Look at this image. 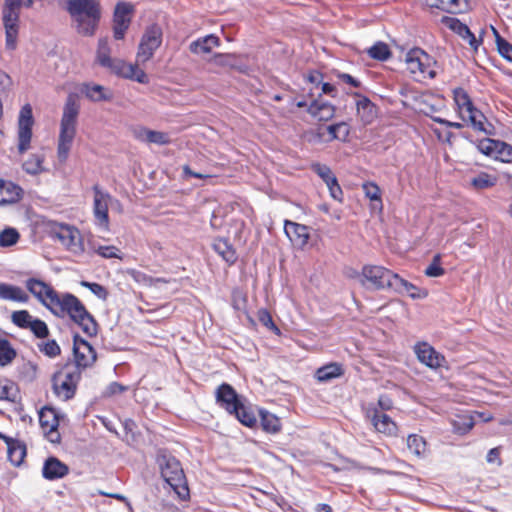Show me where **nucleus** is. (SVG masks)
Here are the masks:
<instances>
[{
  "label": "nucleus",
  "mask_w": 512,
  "mask_h": 512,
  "mask_svg": "<svg viewBox=\"0 0 512 512\" xmlns=\"http://www.w3.org/2000/svg\"><path fill=\"white\" fill-rule=\"evenodd\" d=\"M495 184L496 178L487 173H480L471 180V185L478 190L487 189Z\"/></svg>",
  "instance_id": "c03bdc74"
},
{
  "label": "nucleus",
  "mask_w": 512,
  "mask_h": 512,
  "mask_svg": "<svg viewBox=\"0 0 512 512\" xmlns=\"http://www.w3.org/2000/svg\"><path fill=\"white\" fill-rule=\"evenodd\" d=\"M362 188L367 198H369L372 201H381L380 188L375 183H364Z\"/></svg>",
  "instance_id": "6e6d98bb"
},
{
  "label": "nucleus",
  "mask_w": 512,
  "mask_h": 512,
  "mask_svg": "<svg viewBox=\"0 0 512 512\" xmlns=\"http://www.w3.org/2000/svg\"><path fill=\"white\" fill-rule=\"evenodd\" d=\"M93 217L95 225L103 231H109V206L111 201V194L100 188L99 185H94L93 188Z\"/></svg>",
  "instance_id": "ddd939ff"
},
{
  "label": "nucleus",
  "mask_w": 512,
  "mask_h": 512,
  "mask_svg": "<svg viewBox=\"0 0 512 512\" xmlns=\"http://www.w3.org/2000/svg\"><path fill=\"white\" fill-rule=\"evenodd\" d=\"M453 431L459 435L467 434L475 425L474 416L471 413L456 415L452 420Z\"/></svg>",
  "instance_id": "2f4dec72"
},
{
  "label": "nucleus",
  "mask_w": 512,
  "mask_h": 512,
  "mask_svg": "<svg viewBox=\"0 0 512 512\" xmlns=\"http://www.w3.org/2000/svg\"><path fill=\"white\" fill-rule=\"evenodd\" d=\"M355 104L357 116L364 124H369L375 119L377 115L376 106L367 97L358 96Z\"/></svg>",
  "instance_id": "a878e982"
},
{
  "label": "nucleus",
  "mask_w": 512,
  "mask_h": 512,
  "mask_svg": "<svg viewBox=\"0 0 512 512\" xmlns=\"http://www.w3.org/2000/svg\"><path fill=\"white\" fill-rule=\"evenodd\" d=\"M479 149L482 153L494 157L505 163H512V146L503 141L485 139L480 142Z\"/></svg>",
  "instance_id": "dca6fc26"
},
{
  "label": "nucleus",
  "mask_w": 512,
  "mask_h": 512,
  "mask_svg": "<svg viewBox=\"0 0 512 512\" xmlns=\"http://www.w3.org/2000/svg\"><path fill=\"white\" fill-rule=\"evenodd\" d=\"M284 231L291 243L298 249H303L309 241V228L290 220H285Z\"/></svg>",
  "instance_id": "aec40b11"
},
{
  "label": "nucleus",
  "mask_w": 512,
  "mask_h": 512,
  "mask_svg": "<svg viewBox=\"0 0 512 512\" xmlns=\"http://www.w3.org/2000/svg\"><path fill=\"white\" fill-rule=\"evenodd\" d=\"M46 231L50 238L58 241L70 253L81 255L84 252L81 232L75 226L50 221L46 224Z\"/></svg>",
  "instance_id": "423d86ee"
},
{
  "label": "nucleus",
  "mask_w": 512,
  "mask_h": 512,
  "mask_svg": "<svg viewBox=\"0 0 512 512\" xmlns=\"http://www.w3.org/2000/svg\"><path fill=\"white\" fill-rule=\"evenodd\" d=\"M80 105L74 94H69L60 121V131L58 137L57 156L60 162H65L69 156L70 150L76 136L77 118Z\"/></svg>",
  "instance_id": "7ed1b4c3"
},
{
  "label": "nucleus",
  "mask_w": 512,
  "mask_h": 512,
  "mask_svg": "<svg viewBox=\"0 0 512 512\" xmlns=\"http://www.w3.org/2000/svg\"><path fill=\"white\" fill-rule=\"evenodd\" d=\"M408 449L417 457H424L427 452V443L422 436L411 434L407 438Z\"/></svg>",
  "instance_id": "f704fd0d"
},
{
  "label": "nucleus",
  "mask_w": 512,
  "mask_h": 512,
  "mask_svg": "<svg viewBox=\"0 0 512 512\" xmlns=\"http://www.w3.org/2000/svg\"><path fill=\"white\" fill-rule=\"evenodd\" d=\"M162 34L161 27L156 24L149 26L145 30L138 46L137 63H145L153 57L155 51L162 43Z\"/></svg>",
  "instance_id": "f8f14e48"
},
{
  "label": "nucleus",
  "mask_w": 512,
  "mask_h": 512,
  "mask_svg": "<svg viewBox=\"0 0 512 512\" xmlns=\"http://www.w3.org/2000/svg\"><path fill=\"white\" fill-rule=\"evenodd\" d=\"M216 402L229 414L236 411L237 406L243 401V398L237 394L235 389L227 383H222L215 392Z\"/></svg>",
  "instance_id": "f3484780"
},
{
  "label": "nucleus",
  "mask_w": 512,
  "mask_h": 512,
  "mask_svg": "<svg viewBox=\"0 0 512 512\" xmlns=\"http://www.w3.org/2000/svg\"><path fill=\"white\" fill-rule=\"evenodd\" d=\"M127 390H128V387H127V386H124V385H122V384H120V383H118V382H112V383H110V384L106 387V389H105V391H104L103 395H104L105 397H111V396H114V395H117V394L123 393V392H125V391H127Z\"/></svg>",
  "instance_id": "bf43d9fd"
},
{
  "label": "nucleus",
  "mask_w": 512,
  "mask_h": 512,
  "mask_svg": "<svg viewBox=\"0 0 512 512\" xmlns=\"http://www.w3.org/2000/svg\"><path fill=\"white\" fill-rule=\"evenodd\" d=\"M219 45V38L214 34H209L191 42L189 49L194 54H203L210 53L214 47H218Z\"/></svg>",
  "instance_id": "c85d7f7f"
},
{
  "label": "nucleus",
  "mask_w": 512,
  "mask_h": 512,
  "mask_svg": "<svg viewBox=\"0 0 512 512\" xmlns=\"http://www.w3.org/2000/svg\"><path fill=\"white\" fill-rule=\"evenodd\" d=\"M43 157L40 155H31L24 163L23 169L31 175H37L43 171Z\"/></svg>",
  "instance_id": "a19ab883"
},
{
  "label": "nucleus",
  "mask_w": 512,
  "mask_h": 512,
  "mask_svg": "<svg viewBox=\"0 0 512 512\" xmlns=\"http://www.w3.org/2000/svg\"><path fill=\"white\" fill-rule=\"evenodd\" d=\"M313 170L317 175L327 184L329 182H333V180L336 178L335 175L332 173L331 169L322 164H314L312 166Z\"/></svg>",
  "instance_id": "3c124183"
},
{
  "label": "nucleus",
  "mask_w": 512,
  "mask_h": 512,
  "mask_svg": "<svg viewBox=\"0 0 512 512\" xmlns=\"http://www.w3.org/2000/svg\"><path fill=\"white\" fill-rule=\"evenodd\" d=\"M487 462L495 463L499 462V449L492 448L487 454Z\"/></svg>",
  "instance_id": "0e129e2a"
},
{
  "label": "nucleus",
  "mask_w": 512,
  "mask_h": 512,
  "mask_svg": "<svg viewBox=\"0 0 512 512\" xmlns=\"http://www.w3.org/2000/svg\"><path fill=\"white\" fill-rule=\"evenodd\" d=\"M39 349L48 357H56L60 354V347L55 340H49L39 345Z\"/></svg>",
  "instance_id": "864d4df0"
},
{
  "label": "nucleus",
  "mask_w": 512,
  "mask_h": 512,
  "mask_svg": "<svg viewBox=\"0 0 512 512\" xmlns=\"http://www.w3.org/2000/svg\"><path fill=\"white\" fill-rule=\"evenodd\" d=\"M0 299L27 303L29 301V296L19 286L0 282Z\"/></svg>",
  "instance_id": "bb28decb"
},
{
  "label": "nucleus",
  "mask_w": 512,
  "mask_h": 512,
  "mask_svg": "<svg viewBox=\"0 0 512 512\" xmlns=\"http://www.w3.org/2000/svg\"><path fill=\"white\" fill-rule=\"evenodd\" d=\"M392 291L397 292L399 294H407L413 299H421L427 296V292L425 290L419 289L412 283L401 278L398 274L394 280Z\"/></svg>",
  "instance_id": "cd10ccee"
},
{
  "label": "nucleus",
  "mask_w": 512,
  "mask_h": 512,
  "mask_svg": "<svg viewBox=\"0 0 512 512\" xmlns=\"http://www.w3.org/2000/svg\"><path fill=\"white\" fill-rule=\"evenodd\" d=\"M230 414L235 415L236 418L247 427H253L257 423L254 412L250 407L245 405L244 401L237 406L236 411H232Z\"/></svg>",
  "instance_id": "72a5a7b5"
},
{
  "label": "nucleus",
  "mask_w": 512,
  "mask_h": 512,
  "mask_svg": "<svg viewBox=\"0 0 512 512\" xmlns=\"http://www.w3.org/2000/svg\"><path fill=\"white\" fill-rule=\"evenodd\" d=\"M213 248L226 262L234 263L236 260L235 251L227 240L218 239L214 242Z\"/></svg>",
  "instance_id": "e433bc0d"
},
{
  "label": "nucleus",
  "mask_w": 512,
  "mask_h": 512,
  "mask_svg": "<svg viewBox=\"0 0 512 512\" xmlns=\"http://www.w3.org/2000/svg\"><path fill=\"white\" fill-rule=\"evenodd\" d=\"M327 130L332 139H338L341 141H345L350 133L349 125L345 122L330 125Z\"/></svg>",
  "instance_id": "37998d69"
},
{
  "label": "nucleus",
  "mask_w": 512,
  "mask_h": 512,
  "mask_svg": "<svg viewBox=\"0 0 512 512\" xmlns=\"http://www.w3.org/2000/svg\"><path fill=\"white\" fill-rule=\"evenodd\" d=\"M259 320L264 326L279 332V329L275 326L272 317L267 310L259 311Z\"/></svg>",
  "instance_id": "680f3d73"
},
{
  "label": "nucleus",
  "mask_w": 512,
  "mask_h": 512,
  "mask_svg": "<svg viewBox=\"0 0 512 512\" xmlns=\"http://www.w3.org/2000/svg\"><path fill=\"white\" fill-rule=\"evenodd\" d=\"M19 239V233L14 228H6L0 233V246L9 247Z\"/></svg>",
  "instance_id": "a18cd8bd"
},
{
  "label": "nucleus",
  "mask_w": 512,
  "mask_h": 512,
  "mask_svg": "<svg viewBox=\"0 0 512 512\" xmlns=\"http://www.w3.org/2000/svg\"><path fill=\"white\" fill-rule=\"evenodd\" d=\"M326 185L329 189L331 197L337 201H341L342 189H341L340 185L338 184L337 178H335L333 180V182H329Z\"/></svg>",
  "instance_id": "052dcab7"
},
{
  "label": "nucleus",
  "mask_w": 512,
  "mask_h": 512,
  "mask_svg": "<svg viewBox=\"0 0 512 512\" xmlns=\"http://www.w3.org/2000/svg\"><path fill=\"white\" fill-rule=\"evenodd\" d=\"M157 462L160 468L161 476L167 484L182 499H185L189 492L184 475L183 468L178 459L168 453L158 455Z\"/></svg>",
  "instance_id": "39448f33"
},
{
  "label": "nucleus",
  "mask_w": 512,
  "mask_h": 512,
  "mask_svg": "<svg viewBox=\"0 0 512 512\" xmlns=\"http://www.w3.org/2000/svg\"><path fill=\"white\" fill-rule=\"evenodd\" d=\"M34 123L32 106L27 103L21 107L17 119V150L20 154L31 148Z\"/></svg>",
  "instance_id": "9b49d317"
},
{
  "label": "nucleus",
  "mask_w": 512,
  "mask_h": 512,
  "mask_svg": "<svg viewBox=\"0 0 512 512\" xmlns=\"http://www.w3.org/2000/svg\"><path fill=\"white\" fill-rule=\"evenodd\" d=\"M25 286L56 317L68 316L88 336L97 334L95 319L76 296L70 293L60 294L50 284L37 278L27 279Z\"/></svg>",
  "instance_id": "f257e3e1"
},
{
  "label": "nucleus",
  "mask_w": 512,
  "mask_h": 512,
  "mask_svg": "<svg viewBox=\"0 0 512 512\" xmlns=\"http://www.w3.org/2000/svg\"><path fill=\"white\" fill-rule=\"evenodd\" d=\"M109 209H111L113 211H116L117 213H122L123 212L122 204L120 203V201L118 199L114 198L112 195H111V201H110Z\"/></svg>",
  "instance_id": "69168bd1"
},
{
  "label": "nucleus",
  "mask_w": 512,
  "mask_h": 512,
  "mask_svg": "<svg viewBox=\"0 0 512 512\" xmlns=\"http://www.w3.org/2000/svg\"><path fill=\"white\" fill-rule=\"evenodd\" d=\"M110 52L108 40L106 38L100 39L96 55V61L99 65L109 69L118 76L137 81L138 83L145 84L148 82L146 73L138 65L127 63L120 59H113L110 57Z\"/></svg>",
  "instance_id": "20e7f679"
},
{
  "label": "nucleus",
  "mask_w": 512,
  "mask_h": 512,
  "mask_svg": "<svg viewBox=\"0 0 512 512\" xmlns=\"http://www.w3.org/2000/svg\"><path fill=\"white\" fill-rule=\"evenodd\" d=\"M74 359L76 363L75 368H86L96 360V353L93 347L84 339L79 336L74 337Z\"/></svg>",
  "instance_id": "a211bd4d"
},
{
  "label": "nucleus",
  "mask_w": 512,
  "mask_h": 512,
  "mask_svg": "<svg viewBox=\"0 0 512 512\" xmlns=\"http://www.w3.org/2000/svg\"><path fill=\"white\" fill-rule=\"evenodd\" d=\"M340 77H341V79H342L345 83H347V84H349V85H351V86H353V87H358V86L360 85L359 81H358V80H356L355 78H353V77H352L351 75H349V74H345V73H344V74H342Z\"/></svg>",
  "instance_id": "338daca9"
},
{
  "label": "nucleus",
  "mask_w": 512,
  "mask_h": 512,
  "mask_svg": "<svg viewBox=\"0 0 512 512\" xmlns=\"http://www.w3.org/2000/svg\"><path fill=\"white\" fill-rule=\"evenodd\" d=\"M33 316L27 310L15 311L11 315V321L19 328L28 329L32 324Z\"/></svg>",
  "instance_id": "ea45409f"
},
{
  "label": "nucleus",
  "mask_w": 512,
  "mask_h": 512,
  "mask_svg": "<svg viewBox=\"0 0 512 512\" xmlns=\"http://www.w3.org/2000/svg\"><path fill=\"white\" fill-rule=\"evenodd\" d=\"M414 351L418 360L431 369H437L445 362L444 356L426 342L416 344Z\"/></svg>",
  "instance_id": "6ab92c4d"
},
{
  "label": "nucleus",
  "mask_w": 512,
  "mask_h": 512,
  "mask_svg": "<svg viewBox=\"0 0 512 512\" xmlns=\"http://www.w3.org/2000/svg\"><path fill=\"white\" fill-rule=\"evenodd\" d=\"M375 430L387 436H394L397 433L396 423L384 412L374 410L368 415Z\"/></svg>",
  "instance_id": "412c9836"
},
{
  "label": "nucleus",
  "mask_w": 512,
  "mask_h": 512,
  "mask_svg": "<svg viewBox=\"0 0 512 512\" xmlns=\"http://www.w3.org/2000/svg\"><path fill=\"white\" fill-rule=\"evenodd\" d=\"M322 92L331 96L335 95L336 88L330 83H322Z\"/></svg>",
  "instance_id": "774afa93"
},
{
  "label": "nucleus",
  "mask_w": 512,
  "mask_h": 512,
  "mask_svg": "<svg viewBox=\"0 0 512 512\" xmlns=\"http://www.w3.org/2000/svg\"><path fill=\"white\" fill-rule=\"evenodd\" d=\"M12 81L10 76L0 70V96L5 94L11 87Z\"/></svg>",
  "instance_id": "e2e57ef3"
},
{
  "label": "nucleus",
  "mask_w": 512,
  "mask_h": 512,
  "mask_svg": "<svg viewBox=\"0 0 512 512\" xmlns=\"http://www.w3.org/2000/svg\"><path fill=\"white\" fill-rule=\"evenodd\" d=\"M95 252L103 258L111 259L118 258L121 259V251L115 246H103L100 245L94 249Z\"/></svg>",
  "instance_id": "09e8293b"
},
{
  "label": "nucleus",
  "mask_w": 512,
  "mask_h": 512,
  "mask_svg": "<svg viewBox=\"0 0 512 512\" xmlns=\"http://www.w3.org/2000/svg\"><path fill=\"white\" fill-rule=\"evenodd\" d=\"M430 7L451 14L462 13L466 9L465 0H425Z\"/></svg>",
  "instance_id": "c756f323"
},
{
  "label": "nucleus",
  "mask_w": 512,
  "mask_h": 512,
  "mask_svg": "<svg viewBox=\"0 0 512 512\" xmlns=\"http://www.w3.org/2000/svg\"><path fill=\"white\" fill-rule=\"evenodd\" d=\"M39 423L43 434L49 442L53 444L60 442L61 437L58 432L59 419L54 409L48 407L41 409L39 412Z\"/></svg>",
  "instance_id": "2eb2a0df"
},
{
  "label": "nucleus",
  "mask_w": 512,
  "mask_h": 512,
  "mask_svg": "<svg viewBox=\"0 0 512 512\" xmlns=\"http://www.w3.org/2000/svg\"><path fill=\"white\" fill-rule=\"evenodd\" d=\"M131 276H132V278L136 282H138V283H140L142 285H145V286H151V285H154L157 282H162L163 281L160 278L154 279V278L146 275L145 273L140 272V271H136V270H133L131 272Z\"/></svg>",
  "instance_id": "5fc2aeb1"
},
{
  "label": "nucleus",
  "mask_w": 512,
  "mask_h": 512,
  "mask_svg": "<svg viewBox=\"0 0 512 512\" xmlns=\"http://www.w3.org/2000/svg\"><path fill=\"white\" fill-rule=\"evenodd\" d=\"M407 70L416 80L434 78L436 71L435 60L420 48L409 50L405 56Z\"/></svg>",
  "instance_id": "6e6552de"
},
{
  "label": "nucleus",
  "mask_w": 512,
  "mask_h": 512,
  "mask_svg": "<svg viewBox=\"0 0 512 512\" xmlns=\"http://www.w3.org/2000/svg\"><path fill=\"white\" fill-rule=\"evenodd\" d=\"M26 456V447L20 442H14L8 445V458L10 462L18 466L20 465Z\"/></svg>",
  "instance_id": "4c0bfd02"
},
{
  "label": "nucleus",
  "mask_w": 512,
  "mask_h": 512,
  "mask_svg": "<svg viewBox=\"0 0 512 512\" xmlns=\"http://www.w3.org/2000/svg\"><path fill=\"white\" fill-rule=\"evenodd\" d=\"M440 255L433 257L431 264L425 269V275L428 277H440L444 274V269L440 265Z\"/></svg>",
  "instance_id": "8fccbe9b"
},
{
  "label": "nucleus",
  "mask_w": 512,
  "mask_h": 512,
  "mask_svg": "<svg viewBox=\"0 0 512 512\" xmlns=\"http://www.w3.org/2000/svg\"><path fill=\"white\" fill-rule=\"evenodd\" d=\"M458 26V33L462 35L463 38L468 39L469 44L471 46L477 47V40L474 34L470 31L467 25L460 23L458 20L455 23Z\"/></svg>",
  "instance_id": "13d9d810"
},
{
  "label": "nucleus",
  "mask_w": 512,
  "mask_h": 512,
  "mask_svg": "<svg viewBox=\"0 0 512 512\" xmlns=\"http://www.w3.org/2000/svg\"><path fill=\"white\" fill-rule=\"evenodd\" d=\"M37 338H45L49 334L47 324L40 320L34 319L32 324L28 328Z\"/></svg>",
  "instance_id": "de8ad7c7"
},
{
  "label": "nucleus",
  "mask_w": 512,
  "mask_h": 512,
  "mask_svg": "<svg viewBox=\"0 0 512 512\" xmlns=\"http://www.w3.org/2000/svg\"><path fill=\"white\" fill-rule=\"evenodd\" d=\"M496 43L499 54L506 60L512 62V45L505 39L501 38L496 30Z\"/></svg>",
  "instance_id": "49530a36"
},
{
  "label": "nucleus",
  "mask_w": 512,
  "mask_h": 512,
  "mask_svg": "<svg viewBox=\"0 0 512 512\" xmlns=\"http://www.w3.org/2000/svg\"><path fill=\"white\" fill-rule=\"evenodd\" d=\"M134 6L127 2L117 3L113 15V36L116 40H122L130 26Z\"/></svg>",
  "instance_id": "4468645a"
},
{
  "label": "nucleus",
  "mask_w": 512,
  "mask_h": 512,
  "mask_svg": "<svg viewBox=\"0 0 512 512\" xmlns=\"http://www.w3.org/2000/svg\"><path fill=\"white\" fill-rule=\"evenodd\" d=\"M133 136L140 142L165 145L170 141L169 135L161 131H154L139 126L133 129Z\"/></svg>",
  "instance_id": "5701e85b"
},
{
  "label": "nucleus",
  "mask_w": 512,
  "mask_h": 512,
  "mask_svg": "<svg viewBox=\"0 0 512 512\" xmlns=\"http://www.w3.org/2000/svg\"><path fill=\"white\" fill-rule=\"evenodd\" d=\"M368 54L373 59L385 61L390 57L391 52L387 44L377 42L368 50Z\"/></svg>",
  "instance_id": "79ce46f5"
},
{
  "label": "nucleus",
  "mask_w": 512,
  "mask_h": 512,
  "mask_svg": "<svg viewBox=\"0 0 512 512\" xmlns=\"http://www.w3.org/2000/svg\"><path fill=\"white\" fill-rule=\"evenodd\" d=\"M308 112L319 121H328L334 117L335 107L322 99H316L309 105Z\"/></svg>",
  "instance_id": "393cba45"
},
{
  "label": "nucleus",
  "mask_w": 512,
  "mask_h": 512,
  "mask_svg": "<svg viewBox=\"0 0 512 512\" xmlns=\"http://www.w3.org/2000/svg\"><path fill=\"white\" fill-rule=\"evenodd\" d=\"M22 195L23 190L19 185L0 179V206L14 204L22 198Z\"/></svg>",
  "instance_id": "b1692460"
},
{
  "label": "nucleus",
  "mask_w": 512,
  "mask_h": 512,
  "mask_svg": "<svg viewBox=\"0 0 512 512\" xmlns=\"http://www.w3.org/2000/svg\"><path fill=\"white\" fill-rule=\"evenodd\" d=\"M454 101L460 117L464 121H469L473 129L485 134H492L493 126L487 121L484 114L474 107L470 97L463 89L454 91Z\"/></svg>",
  "instance_id": "0eeeda50"
},
{
  "label": "nucleus",
  "mask_w": 512,
  "mask_h": 512,
  "mask_svg": "<svg viewBox=\"0 0 512 512\" xmlns=\"http://www.w3.org/2000/svg\"><path fill=\"white\" fill-rule=\"evenodd\" d=\"M81 285L88 288L97 298L101 300H106L108 297L106 288L98 283L82 281Z\"/></svg>",
  "instance_id": "603ef678"
},
{
  "label": "nucleus",
  "mask_w": 512,
  "mask_h": 512,
  "mask_svg": "<svg viewBox=\"0 0 512 512\" xmlns=\"http://www.w3.org/2000/svg\"><path fill=\"white\" fill-rule=\"evenodd\" d=\"M343 374V368L338 363H330L317 369L315 377L319 382H328Z\"/></svg>",
  "instance_id": "473e14b6"
},
{
  "label": "nucleus",
  "mask_w": 512,
  "mask_h": 512,
  "mask_svg": "<svg viewBox=\"0 0 512 512\" xmlns=\"http://www.w3.org/2000/svg\"><path fill=\"white\" fill-rule=\"evenodd\" d=\"M66 3L77 32L83 36L94 35L101 17L99 0H67Z\"/></svg>",
  "instance_id": "f03ea898"
},
{
  "label": "nucleus",
  "mask_w": 512,
  "mask_h": 512,
  "mask_svg": "<svg viewBox=\"0 0 512 512\" xmlns=\"http://www.w3.org/2000/svg\"><path fill=\"white\" fill-rule=\"evenodd\" d=\"M82 92L88 99L94 102L106 101L112 98V93L98 84H84Z\"/></svg>",
  "instance_id": "7c9ffc66"
},
{
  "label": "nucleus",
  "mask_w": 512,
  "mask_h": 512,
  "mask_svg": "<svg viewBox=\"0 0 512 512\" xmlns=\"http://www.w3.org/2000/svg\"><path fill=\"white\" fill-rule=\"evenodd\" d=\"M234 55L233 54H216L211 59V62L215 65L222 67H233L234 66Z\"/></svg>",
  "instance_id": "4d7b16f0"
},
{
  "label": "nucleus",
  "mask_w": 512,
  "mask_h": 512,
  "mask_svg": "<svg viewBox=\"0 0 512 512\" xmlns=\"http://www.w3.org/2000/svg\"><path fill=\"white\" fill-rule=\"evenodd\" d=\"M16 350L13 348L9 340L0 337V366L5 367L13 362L16 358Z\"/></svg>",
  "instance_id": "c9c22d12"
},
{
  "label": "nucleus",
  "mask_w": 512,
  "mask_h": 512,
  "mask_svg": "<svg viewBox=\"0 0 512 512\" xmlns=\"http://www.w3.org/2000/svg\"><path fill=\"white\" fill-rule=\"evenodd\" d=\"M359 281L363 286L372 287L377 290L393 289L396 273L379 265H365L360 274Z\"/></svg>",
  "instance_id": "1a4fd4ad"
},
{
  "label": "nucleus",
  "mask_w": 512,
  "mask_h": 512,
  "mask_svg": "<svg viewBox=\"0 0 512 512\" xmlns=\"http://www.w3.org/2000/svg\"><path fill=\"white\" fill-rule=\"evenodd\" d=\"M80 372L73 366H65L53 376V390L64 401L71 399L76 391Z\"/></svg>",
  "instance_id": "9d476101"
},
{
  "label": "nucleus",
  "mask_w": 512,
  "mask_h": 512,
  "mask_svg": "<svg viewBox=\"0 0 512 512\" xmlns=\"http://www.w3.org/2000/svg\"><path fill=\"white\" fill-rule=\"evenodd\" d=\"M260 415L263 430L268 433H276L280 430V419L276 415L267 411H262Z\"/></svg>",
  "instance_id": "58836bf2"
},
{
  "label": "nucleus",
  "mask_w": 512,
  "mask_h": 512,
  "mask_svg": "<svg viewBox=\"0 0 512 512\" xmlns=\"http://www.w3.org/2000/svg\"><path fill=\"white\" fill-rule=\"evenodd\" d=\"M68 472V466L56 457L47 458L42 467V476L50 481L63 478Z\"/></svg>",
  "instance_id": "4be33fe9"
}]
</instances>
